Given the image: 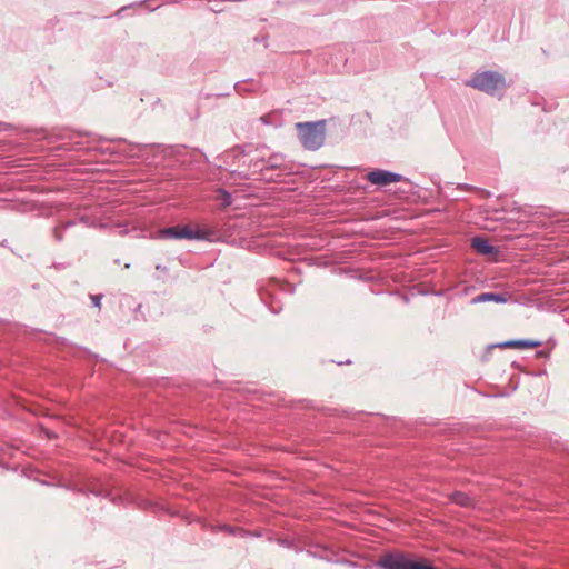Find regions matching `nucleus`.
Segmentation results:
<instances>
[{"label":"nucleus","instance_id":"obj_1","mask_svg":"<svg viewBox=\"0 0 569 569\" xmlns=\"http://www.w3.org/2000/svg\"><path fill=\"white\" fill-rule=\"evenodd\" d=\"M230 156L233 157V163L238 166V169L230 172L232 179L248 180L256 174L264 178L266 154L263 149L252 146L237 147L231 150Z\"/></svg>","mask_w":569,"mask_h":569},{"label":"nucleus","instance_id":"obj_2","mask_svg":"<svg viewBox=\"0 0 569 569\" xmlns=\"http://www.w3.org/2000/svg\"><path fill=\"white\" fill-rule=\"evenodd\" d=\"M299 139L308 150H318L325 142V121L298 122L296 124Z\"/></svg>","mask_w":569,"mask_h":569},{"label":"nucleus","instance_id":"obj_3","mask_svg":"<svg viewBox=\"0 0 569 569\" xmlns=\"http://www.w3.org/2000/svg\"><path fill=\"white\" fill-rule=\"evenodd\" d=\"M466 84L488 94H493L506 87V80L502 74L496 71H483L475 73Z\"/></svg>","mask_w":569,"mask_h":569},{"label":"nucleus","instance_id":"obj_4","mask_svg":"<svg viewBox=\"0 0 569 569\" xmlns=\"http://www.w3.org/2000/svg\"><path fill=\"white\" fill-rule=\"evenodd\" d=\"M160 238L166 239H204L207 233L201 230H192L188 226H174L159 231Z\"/></svg>","mask_w":569,"mask_h":569},{"label":"nucleus","instance_id":"obj_5","mask_svg":"<svg viewBox=\"0 0 569 569\" xmlns=\"http://www.w3.org/2000/svg\"><path fill=\"white\" fill-rule=\"evenodd\" d=\"M367 180L372 184L385 187L390 183L400 182L402 180V176L399 173L378 169L369 172L367 174Z\"/></svg>","mask_w":569,"mask_h":569},{"label":"nucleus","instance_id":"obj_6","mask_svg":"<svg viewBox=\"0 0 569 569\" xmlns=\"http://www.w3.org/2000/svg\"><path fill=\"white\" fill-rule=\"evenodd\" d=\"M411 559L402 553H389L385 556L379 565L383 569H409Z\"/></svg>","mask_w":569,"mask_h":569},{"label":"nucleus","instance_id":"obj_7","mask_svg":"<svg viewBox=\"0 0 569 569\" xmlns=\"http://www.w3.org/2000/svg\"><path fill=\"white\" fill-rule=\"evenodd\" d=\"M263 164L266 167V170H264V178H262V179L263 180H273L272 177L267 176V172L269 170L284 169V158L280 153H273V154L269 156L268 158L266 157V161Z\"/></svg>","mask_w":569,"mask_h":569},{"label":"nucleus","instance_id":"obj_8","mask_svg":"<svg viewBox=\"0 0 569 569\" xmlns=\"http://www.w3.org/2000/svg\"><path fill=\"white\" fill-rule=\"evenodd\" d=\"M508 301L507 293H496V292H483L471 299L472 305L482 303V302H496V303H505Z\"/></svg>","mask_w":569,"mask_h":569},{"label":"nucleus","instance_id":"obj_9","mask_svg":"<svg viewBox=\"0 0 569 569\" xmlns=\"http://www.w3.org/2000/svg\"><path fill=\"white\" fill-rule=\"evenodd\" d=\"M471 247L478 253H481V254H485V256L492 254L496 251L495 247L491 246L485 238H481V237L472 238Z\"/></svg>","mask_w":569,"mask_h":569},{"label":"nucleus","instance_id":"obj_10","mask_svg":"<svg viewBox=\"0 0 569 569\" xmlns=\"http://www.w3.org/2000/svg\"><path fill=\"white\" fill-rule=\"evenodd\" d=\"M541 345L540 341H533V340H509L503 343H500V348H536Z\"/></svg>","mask_w":569,"mask_h":569},{"label":"nucleus","instance_id":"obj_11","mask_svg":"<svg viewBox=\"0 0 569 569\" xmlns=\"http://www.w3.org/2000/svg\"><path fill=\"white\" fill-rule=\"evenodd\" d=\"M452 502L461 507H470L472 505L471 498L461 491H456L450 496Z\"/></svg>","mask_w":569,"mask_h":569},{"label":"nucleus","instance_id":"obj_12","mask_svg":"<svg viewBox=\"0 0 569 569\" xmlns=\"http://www.w3.org/2000/svg\"><path fill=\"white\" fill-rule=\"evenodd\" d=\"M214 199L220 202L221 207L227 208L232 203L231 194L224 189H218Z\"/></svg>","mask_w":569,"mask_h":569},{"label":"nucleus","instance_id":"obj_13","mask_svg":"<svg viewBox=\"0 0 569 569\" xmlns=\"http://www.w3.org/2000/svg\"><path fill=\"white\" fill-rule=\"evenodd\" d=\"M409 569H436L433 566L429 565L426 560L415 561L411 560Z\"/></svg>","mask_w":569,"mask_h":569},{"label":"nucleus","instance_id":"obj_14","mask_svg":"<svg viewBox=\"0 0 569 569\" xmlns=\"http://www.w3.org/2000/svg\"><path fill=\"white\" fill-rule=\"evenodd\" d=\"M91 299H92L93 306L99 308L101 305L102 296L101 295L91 296Z\"/></svg>","mask_w":569,"mask_h":569}]
</instances>
